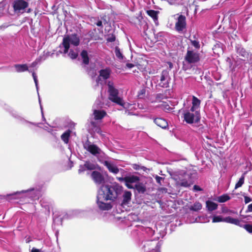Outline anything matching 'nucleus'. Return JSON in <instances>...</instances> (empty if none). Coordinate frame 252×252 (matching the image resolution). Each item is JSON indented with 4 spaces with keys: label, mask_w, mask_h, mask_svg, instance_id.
I'll return each instance as SVG.
<instances>
[{
    "label": "nucleus",
    "mask_w": 252,
    "mask_h": 252,
    "mask_svg": "<svg viewBox=\"0 0 252 252\" xmlns=\"http://www.w3.org/2000/svg\"><path fill=\"white\" fill-rule=\"evenodd\" d=\"M115 53L117 58L119 60H122L123 59V56L120 51V49L117 46L115 47Z\"/></svg>",
    "instance_id": "obj_35"
},
{
    "label": "nucleus",
    "mask_w": 252,
    "mask_h": 252,
    "mask_svg": "<svg viewBox=\"0 0 252 252\" xmlns=\"http://www.w3.org/2000/svg\"><path fill=\"white\" fill-rule=\"evenodd\" d=\"M146 13L149 16L153 18L155 24L156 25H158V14L159 13V11L154 10H148L146 11Z\"/></svg>",
    "instance_id": "obj_22"
},
{
    "label": "nucleus",
    "mask_w": 252,
    "mask_h": 252,
    "mask_svg": "<svg viewBox=\"0 0 252 252\" xmlns=\"http://www.w3.org/2000/svg\"><path fill=\"white\" fill-rule=\"evenodd\" d=\"M41 205L42 207H44L46 211H47L48 213H49L50 212V206L48 204H45L44 205L43 203H41Z\"/></svg>",
    "instance_id": "obj_47"
},
{
    "label": "nucleus",
    "mask_w": 252,
    "mask_h": 252,
    "mask_svg": "<svg viewBox=\"0 0 252 252\" xmlns=\"http://www.w3.org/2000/svg\"><path fill=\"white\" fill-rule=\"evenodd\" d=\"M170 77L169 74V71L166 70H163L160 74V82L158 86L162 88H167L169 87Z\"/></svg>",
    "instance_id": "obj_13"
},
{
    "label": "nucleus",
    "mask_w": 252,
    "mask_h": 252,
    "mask_svg": "<svg viewBox=\"0 0 252 252\" xmlns=\"http://www.w3.org/2000/svg\"><path fill=\"white\" fill-rule=\"evenodd\" d=\"M155 179H156V182L158 184L161 185V181L163 180V178L162 177H161L160 176L156 175L155 177Z\"/></svg>",
    "instance_id": "obj_46"
},
{
    "label": "nucleus",
    "mask_w": 252,
    "mask_h": 252,
    "mask_svg": "<svg viewBox=\"0 0 252 252\" xmlns=\"http://www.w3.org/2000/svg\"><path fill=\"white\" fill-rule=\"evenodd\" d=\"M68 53V56L72 59H75L78 55V49L77 47H70Z\"/></svg>",
    "instance_id": "obj_25"
},
{
    "label": "nucleus",
    "mask_w": 252,
    "mask_h": 252,
    "mask_svg": "<svg viewBox=\"0 0 252 252\" xmlns=\"http://www.w3.org/2000/svg\"><path fill=\"white\" fill-rule=\"evenodd\" d=\"M184 121L189 124L197 123L200 120V114L199 110L191 111L190 109L189 110L184 111Z\"/></svg>",
    "instance_id": "obj_6"
},
{
    "label": "nucleus",
    "mask_w": 252,
    "mask_h": 252,
    "mask_svg": "<svg viewBox=\"0 0 252 252\" xmlns=\"http://www.w3.org/2000/svg\"><path fill=\"white\" fill-rule=\"evenodd\" d=\"M31 252H40V251L38 249L33 248L31 251Z\"/></svg>",
    "instance_id": "obj_56"
},
{
    "label": "nucleus",
    "mask_w": 252,
    "mask_h": 252,
    "mask_svg": "<svg viewBox=\"0 0 252 252\" xmlns=\"http://www.w3.org/2000/svg\"><path fill=\"white\" fill-rule=\"evenodd\" d=\"M116 37L114 34H109L107 38V41L108 42H113L115 40Z\"/></svg>",
    "instance_id": "obj_43"
},
{
    "label": "nucleus",
    "mask_w": 252,
    "mask_h": 252,
    "mask_svg": "<svg viewBox=\"0 0 252 252\" xmlns=\"http://www.w3.org/2000/svg\"><path fill=\"white\" fill-rule=\"evenodd\" d=\"M96 132H97V133H99V134H101V135H102V134H101V130H100V129H99V128L97 129L96 130Z\"/></svg>",
    "instance_id": "obj_62"
},
{
    "label": "nucleus",
    "mask_w": 252,
    "mask_h": 252,
    "mask_svg": "<svg viewBox=\"0 0 252 252\" xmlns=\"http://www.w3.org/2000/svg\"><path fill=\"white\" fill-rule=\"evenodd\" d=\"M39 60H36L34 62L32 63L31 67H34L37 64Z\"/></svg>",
    "instance_id": "obj_51"
},
{
    "label": "nucleus",
    "mask_w": 252,
    "mask_h": 252,
    "mask_svg": "<svg viewBox=\"0 0 252 252\" xmlns=\"http://www.w3.org/2000/svg\"><path fill=\"white\" fill-rule=\"evenodd\" d=\"M141 169H142L144 171H145V169H146V168L144 166H142V167H141Z\"/></svg>",
    "instance_id": "obj_64"
},
{
    "label": "nucleus",
    "mask_w": 252,
    "mask_h": 252,
    "mask_svg": "<svg viewBox=\"0 0 252 252\" xmlns=\"http://www.w3.org/2000/svg\"><path fill=\"white\" fill-rule=\"evenodd\" d=\"M201 101L197 98L196 96H192V106L190 108L191 111H194L195 110H199L200 105Z\"/></svg>",
    "instance_id": "obj_21"
},
{
    "label": "nucleus",
    "mask_w": 252,
    "mask_h": 252,
    "mask_svg": "<svg viewBox=\"0 0 252 252\" xmlns=\"http://www.w3.org/2000/svg\"><path fill=\"white\" fill-rule=\"evenodd\" d=\"M91 177L97 185H103L105 182V180L102 174L97 171H94L91 174Z\"/></svg>",
    "instance_id": "obj_15"
},
{
    "label": "nucleus",
    "mask_w": 252,
    "mask_h": 252,
    "mask_svg": "<svg viewBox=\"0 0 252 252\" xmlns=\"http://www.w3.org/2000/svg\"><path fill=\"white\" fill-rule=\"evenodd\" d=\"M87 170L86 166H85V164L84 165H80L79 166V169H78L79 173H81Z\"/></svg>",
    "instance_id": "obj_44"
},
{
    "label": "nucleus",
    "mask_w": 252,
    "mask_h": 252,
    "mask_svg": "<svg viewBox=\"0 0 252 252\" xmlns=\"http://www.w3.org/2000/svg\"><path fill=\"white\" fill-rule=\"evenodd\" d=\"M126 66L129 68H131L134 66V65L131 63H128L126 64Z\"/></svg>",
    "instance_id": "obj_54"
},
{
    "label": "nucleus",
    "mask_w": 252,
    "mask_h": 252,
    "mask_svg": "<svg viewBox=\"0 0 252 252\" xmlns=\"http://www.w3.org/2000/svg\"><path fill=\"white\" fill-rule=\"evenodd\" d=\"M126 113L127 114V115H134L132 113L129 112L128 110H126Z\"/></svg>",
    "instance_id": "obj_60"
},
{
    "label": "nucleus",
    "mask_w": 252,
    "mask_h": 252,
    "mask_svg": "<svg viewBox=\"0 0 252 252\" xmlns=\"http://www.w3.org/2000/svg\"><path fill=\"white\" fill-rule=\"evenodd\" d=\"M14 67L17 72H22L26 71L29 72H32L31 70H29L28 66L26 64H16L14 65Z\"/></svg>",
    "instance_id": "obj_23"
},
{
    "label": "nucleus",
    "mask_w": 252,
    "mask_h": 252,
    "mask_svg": "<svg viewBox=\"0 0 252 252\" xmlns=\"http://www.w3.org/2000/svg\"><path fill=\"white\" fill-rule=\"evenodd\" d=\"M197 173L195 170H181L173 177L178 185L184 187H189L192 185L196 178Z\"/></svg>",
    "instance_id": "obj_3"
},
{
    "label": "nucleus",
    "mask_w": 252,
    "mask_h": 252,
    "mask_svg": "<svg viewBox=\"0 0 252 252\" xmlns=\"http://www.w3.org/2000/svg\"><path fill=\"white\" fill-rule=\"evenodd\" d=\"M206 207L209 211H213L217 209L218 204L216 203L208 200L206 202Z\"/></svg>",
    "instance_id": "obj_26"
},
{
    "label": "nucleus",
    "mask_w": 252,
    "mask_h": 252,
    "mask_svg": "<svg viewBox=\"0 0 252 252\" xmlns=\"http://www.w3.org/2000/svg\"><path fill=\"white\" fill-rule=\"evenodd\" d=\"M107 86L108 98L109 100L114 103L123 106L124 108H126L127 104L124 102L122 97L120 95L119 90L116 88L114 83L111 81H108ZM127 105L129 106L128 108L133 106L132 104H127Z\"/></svg>",
    "instance_id": "obj_4"
},
{
    "label": "nucleus",
    "mask_w": 252,
    "mask_h": 252,
    "mask_svg": "<svg viewBox=\"0 0 252 252\" xmlns=\"http://www.w3.org/2000/svg\"><path fill=\"white\" fill-rule=\"evenodd\" d=\"M84 148L93 155L98 157L102 154L101 150L96 145L93 144L89 140L83 143Z\"/></svg>",
    "instance_id": "obj_9"
},
{
    "label": "nucleus",
    "mask_w": 252,
    "mask_h": 252,
    "mask_svg": "<svg viewBox=\"0 0 252 252\" xmlns=\"http://www.w3.org/2000/svg\"><path fill=\"white\" fill-rule=\"evenodd\" d=\"M99 76L96 79V83L97 85L102 84L103 81L101 79V78L104 80H106L110 77L111 70L110 68L107 67L105 69H101L99 71Z\"/></svg>",
    "instance_id": "obj_14"
},
{
    "label": "nucleus",
    "mask_w": 252,
    "mask_h": 252,
    "mask_svg": "<svg viewBox=\"0 0 252 252\" xmlns=\"http://www.w3.org/2000/svg\"><path fill=\"white\" fill-rule=\"evenodd\" d=\"M81 56L83 60V63L84 64L87 65L89 63V58L88 57V54L86 50H83L81 53Z\"/></svg>",
    "instance_id": "obj_28"
},
{
    "label": "nucleus",
    "mask_w": 252,
    "mask_h": 252,
    "mask_svg": "<svg viewBox=\"0 0 252 252\" xmlns=\"http://www.w3.org/2000/svg\"><path fill=\"white\" fill-rule=\"evenodd\" d=\"M104 165L107 168L110 172L116 174L119 172V169L117 166L109 161H105Z\"/></svg>",
    "instance_id": "obj_18"
},
{
    "label": "nucleus",
    "mask_w": 252,
    "mask_h": 252,
    "mask_svg": "<svg viewBox=\"0 0 252 252\" xmlns=\"http://www.w3.org/2000/svg\"><path fill=\"white\" fill-rule=\"evenodd\" d=\"M223 222H225L227 223L233 224L236 225H238L241 227L242 223L240 220L237 219H234L231 217H227L224 218V220H223Z\"/></svg>",
    "instance_id": "obj_24"
},
{
    "label": "nucleus",
    "mask_w": 252,
    "mask_h": 252,
    "mask_svg": "<svg viewBox=\"0 0 252 252\" xmlns=\"http://www.w3.org/2000/svg\"><path fill=\"white\" fill-rule=\"evenodd\" d=\"M63 219H69L70 218V217L68 216V214H65L63 217Z\"/></svg>",
    "instance_id": "obj_59"
},
{
    "label": "nucleus",
    "mask_w": 252,
    "mask_h": 252,
    "mask_svg": "<svg viewBox=\"0 0 252 252\" xmlns=\"http://www.w3.org/2000/svg\"><path fill=\"white\" fill-rule=\"evenodd\" d=\"M46 125H47V126H44L43 128H44V129H45V130H47L48 131H50V130H49V129H48V126H49V125H48V124H47V123H46Z\"/></svg>",
    "instance_id": "obj_58"
},
{
    "label": "nucleus",
    "mask_w": 252,
    "mask_h": 252,
    "mask_svg": "<svg viewBox=\"0 0 252 252\" xmlns=\"http://www.w3.org/2000/svg\"><path fill=\"white\" fill-rule=\"evenodd\" d=\"M244 180H245V173H244L241 178L239 179L238 182L236 184L235 186V189H237L240 187H241L244 183Z\"/></svg>",
    "instance_id": "obj_31"
},
{
    "label": "nucleus",
    "mask_w": 252,
    "mask_h": 252,
    "mask_svg": "<svg viewBox=\"0 0 252 252\" xmlns=\"http://www.w3.org/2000/svg\"><path fill=\"white\" fill-rule=\"evenodd\" d=\"M145 93V90L143 89L140 91V92L138 93V96L140 97L141 94H143Z\"/></svg>",
    "instance_id": "obj_55"
},
{
    "label": "nucleus",
    "mask_w": 252,
    "mask_h": 252,
    "mask_svg": "<svg viewBox=\"0 0 252 252\" xmlns=\"http://www.w3.org/2000/svg\"><path fill=\"white\" fill-rule=\"evenodd\" d=\"M193 190L195 191H201L202 190V189L199 186L197 185H194L193 186Z\"/></svg>",
    "instance_id": "obj_49"
},
{
    "label": "nucleus",
    "mask_w": 252,
    "mask_h": 252,
    "mask_svg": "<svg viewBox=\"0 0 252 252\" xmlns=\"http://www.w3.org/2000/svg\"><path fill=\"white\" fill-rule=\"evenodd\" d=\"M164 98H165V95L164 94L159 93L156 95V99L157 101H160Z\"/></svg>",
    "instance_id": "obj_41"
},
{
    "label": "nucleus",
    "mask_w": 252,
    "mask_h": 252,
    "mask_svg": "<svg viewBox=\"0 0 252 252\" xmlns=\"http://www.w3.org/2000/svg\"><path fill=\"white\" fill-rule=\"evenodd\" d=\"M41 196V188L40 187L31 188L27 190L14 192L8 194L6 196L8 199L17 200L24 203H28L30 200L38 199Z\"/></svg>",
    "instance_id": "obj_2"
},
{
    "label": "nucleus",
    "mask_w": 252,
    "mask_h": 252,
    "mask_svg": "<svg viewBox=\"0 0 252 252\" xmlns=\"http://www.w3.org/2000/svg\"><path fill=\"white\" fill-rule=\"evenodd\" d=\"M224 220V218H222L220 216H214L213 218V222H223V220Z\"/></svg>",
    "instance_id": "obj_38"
},
{
    "label": "nucleus",
    "mask_w": 252,
    "mask_h": 252,
    "mask_svg": "<svg viewBox=\"0 0 252 252\" xmlns=\"http://www.w3.org/2000/svg\"><path fill=\"white\" fill-rule=\"evenodd\" d=\"M241 227L244 228L249 233L252 234V225L250 224H242Z\"/></svg>",
    "instance_id": "obj_36"
},
{
    "label": "nucleus",
    "mask_w": 252,
    "mask_h": 252,
    "mask_svg": "<svg viewBox=\"0 0 252 252\" xmlns=\"http://www.w3.org/2000/svg\"><path fill=\"white\" fill-rule=\"evenodd\" d=\"M132 194L129 191H126L123 195L122 205L125 206L127 205L130 202Z\"/></svg>",
    "instance_id": "obj_19"
},
{
    "label": "nucleus",
    "mask_w": 252,
    "mask_h": 252,
    "mask_svg": "<svg viewBox=\"0 0 252 252\" xmlns=\"http://www.w3.org/2000/svg\"><path fill=\"white\" fill-rule=\"evenodd\" d=\"M244 201L246 204H247L249 203L250 201H251V199L250 197L248 196H245L244 197Z\"/></svg>",
    "instance_id": "obj_50"
},
{
    "label": "nucleus",
    "mask_w": 252,
    "mask_h": 252,
    "mask_svg": "<svg viewBox=\"0 0 252 252\" xmlns=\"http://www.w3.org/2000/svg\"><path fill=\"white\" fill-rule=\"evenodd\" d=\"M103 104L99 99H97L93 106V115L95 120H99L103 119L106 115V112L101 109Z\"/></svg>",
    "instance_id": "obj_8"
},
{
    "label": "nucleus",
    "mask_w": 252,
    "mask_h": 252,
    "mask_svg": "<svg viewBox=\"0 0 252 252\" xmlns=\"http://www.w3.org/2000/svg\"><path fill=\"white\" fill-rule=\"evenodd\" d=\"M96 132H97V133H99V134H101V135H102V134H101V130H100V129H99V128L97 129L96 130Z\"/></svg>",
    "instance_id": "obj_61"
},
{
    "label": "nucleus",
    "mask_w": 252,
    "mask_h": 252,
    "mask_svg": "<svg viewBox=\"0 0 252 252\" xmlns=\"http://www.w3.org/2000/svg\"><path fill=\"white\" fill-rule=\"evenodd\" d=\"M32 77L34 80V83H35V85L36 86V91L38 93V95H39V93H38L39 87H38V84L37 77L36 74L34 72H32ZM39 97V95H38V97Z\"/></svg>",
    "instance_id": "obj_37"
},
{
    "label": "nucleus",
    "mask_w": 252,
    "mask_h": 252,
    "mask_svg": "<svg viewBox=\"0 0 252 252\" xmlns=\"http://www.w3.org/2000/svg\"><path fill=\"white\" fill-rule=\"evenodd\" d=\"M134 188H136L139 191H141L142 192H144L145 190V189H144V188H143L142 186H141L139 185H137V184L134 185Z\"/></svg>",
    "instance_id": "obj_42"
},
{
    "label": "nucleus",
    "mask_w": 252,
    "mask_h": 252,
    "mask_svg": "<svg viewBox=\"0 0 252 252\" xmlns=\"http://www.w3.org/2000/svg\"><path fill=\"white\" fill-rule=\"evenodd\" d=\"M84 164L87 170H92L95 169V164L91 162L90 161H86Z\"/></svg>",
    "instance_id": "obj_32"
},
{
    "label": "nucleus",
    "mask_w": 252,
    "mask_h": 252,
    "mask_svg": "<svg viewBox=\"0 0 252 252\" xmlns=\"http://www.w3.org/2000/svg\"><path fill=\"white\" fill-rule=\"evenodd\" d=\"M38 99H39V102L40 103V108H41V113H42V119L44 121H46V119L44 116V115H43V111H42V106L41 105V101H40V97H39L38 98Z\"/></svg>",
    "instance_id": "obj_48"
},
{
    "label": "nucleus",
    "mask_w": 252,
    "mask_h": 252,
    "mask_svg": "<svg viewBox=\"0 0 252 252\" xmlns=\"http://www.w3.org/2000/svg\"><path fill=\"white\" fill-rule=\"evenodd\" d=\"M185 60L189 64H184L183 68L185 70H187L190 67V65L189 64L195 63L199 61V54L197 52L188 49L185 57Z\"/></svg>",
    "instance_id": "obj_7"
},
{
    "label": "nucleus",
    "mask_w": 252,
    "mask_h": 252,
    "mask_svg": "<svg viewBox=\"0 0 252 252\" xmlns=\"http://www.w3.org/2000/svg\"><path fill=\"white\" fill-rule=\"evenodd\" d=\"M5 2L3 1L0 2V17H1L6 12Z\"/></svg>",
    "instance_id": "obj_34"
},
{
    "label": "nucleus",
    "mask_w": 252,
    "mask_h": 252,
    "mask_svg": "<svg viewBox=\"0 0 252 252\" xmlns=\"http://www.w3.org/2000/svg\"><path fill=\"white\" fill-rule=\"evenodd\" d=\"M126 185L129 189H134V185L139 181V178L136 176H130L124 178Z\"/></svg>",
    "instance_id": "obj_16"
},
{
    "label": "nucleus",
    "mask_w": 252,
    "mask_h": 252,
    "mask_svg": "<svg viewBox=\"0 0 252 252\" xmlns=\"http://www.w3.org/2000/svg\"><path fill=\"white\" fill-rule=\"evenodd\" d=\"M145 231L149 236H153L155 234V231L151 227H146Z\"/></svg>",
    "instance_id": "obj_40"
},
{
    "label": "nucleus",
    "mask_w": 252,
    "mask_h": 252,
    "mask_svg": "<svg viewBox=\"0 0 252 252\" xmlns=\"http://www.w3.org/2000/svg\"><path fill=\"white\" fill-rule=\"evenodd\" d=\"M230 199V196L227 194H223L219 196L217 198V201L220 203H224Z\"/></svg>",
    "instance_id": "obj_29"
},
{
    "label": "nucleus",
    "mask_w": 252,
    "mask_h": 252,
    "mask_svg": "<svg viewBox=\"0 0 252 252\" xmlns=\"http://www.w3.org/2000/svg\"><path fill=\"white\" fill-rule=\"evenodd\" d=\"M235 50L238 56L241 57L240 60L242 61L248 60L249 58H252V55L251 53L246 51L241 44H236Z\"/></svg>",
    "instance_id": "obj_10"
},
{
    "label": "nucleus",
    "mask_w": 252,
    "mask_h": 252,
    "mask_svg": "<svg viewBox=\"0 0 252 252\" xmlns=\"http://www.w3.org/2000/svg\"><path fill=\"white\" fill-rule=\"evenodd\" d=\"M186 27V17L183 15H180L175 24V29L178 32H182Z\"/></svg>",
    "instance_id": "obj_17"
},
{
    "label": "nucleus",
    "mask_w": 252,
    "mask_h": 252,
    "mask_svg": "<svg viewBox=\"0 0 252 252\" xmlns=\"http://www.w3.org/2000/svg\"><path fill=\"white\" fill-rule=\"evenodd\" d=\"M248 211L249 212H252V203L250 204L248 206Z\"/></svg>",
    "instance_id": "obj_53"
},
{
    "label": "nucleus",
    "mask_w": 252,
    "mask_h": 252,
    "mask_svg": "<svg viewBox=\"0 0 252 252\" xmlns=\"http://www.w3.org/2000/svg\"><path fill=\"white\" fill-rule=\"evenodd\" d=\"M12 5L15 13H23L25 8L28 6L29 4L25 0H14Z\"/></svg>",
    "instance_id": "obj_11"
},
{
    "label": "nucleus",
    "mask_w": 252,
    "mask_h": 252,
    "mask_svg": "<svg viewBox=\"0 0 252 252\" xmlns=\"http://www.w3.org/2000/svg\"><path fill=\"white\" fill-rule=\"evenodd\" d=\"M228 61H230V62H229V64H230V66H231L232 65V63H231V62L230 59V58H228L227 59V61L228 62Z\"/></svg>",
    "instance_id": "obj_63"
},
{
    "label": "nucleus",
    "mask_w": 252,
    "mask_h": 252,
    "mask_svg": "<svg viewBox=\"0 0 252 252\" xmlns=\"http://www.w3.org/2000/svg\"><path fill=\"white\" fill-rule=\"evenodd\" d=\"M202 206L199 202H195L190 207V210L194 211H198L202 209Z\"/></svg>",
    "instance_id": "obj_30"
},
{
    "label": "nucleus",
    "mask_w": 252,
    "mask_h": 252,
    "mask_svg": "<svg viewBox=\"0 0 252 252\" xmlns=\"http://www.w3.org/2000/svg\"><path fill=\"white\" fill-rule=\"evenodd\" d=\"M123 192V187L118 183L101 186L97 190L96 203L98 207L102 211L110 210L112 207L111 203L105 201H113L120 197Z\"/></svg>",
    "instance_id": "obj_1"
},
{
    "label": "nucleus",
    "mask_w": 252,
    "mask_h": 252,
    "mask_svg": "<svg viewBox=\"0 0 252 252\" xmlns=\"http://www.w3.org/2000/svg\"><path fill=\"white\" fill-rule=\"evenodd\" d=\"M154 122L158 126L163 129L166 128L168 126L166 120L163 118H157L154 119Z\"/></svg>",
    "instance_id": "obj_20"
},
{
    "label": "nucleus",
    "mask_w": 252,
    "mask_h": 252,
    "mask_svg": "<svg viewBox=\"0 0 252 252\" xmlns=\"http://www.w3.org/2000/svg\"><path fill=\"white\" fill-rule=\"evenodd\" d=\"M7 111L9 112L12 117L17 119L22 124H28L32 125L38 127L39 126L40 123H35L29 122L26 120H25L24 118H23L17 111L13 109L12 108L9 107L7 109Z\"/></svg>",
    "instance_id": "obj_12"
},
{
    "label": "nucleus",
    "mask_w": 252,
    "mask_h": 252,
    "mask_svg": "<svg viewBox=\"0 0 252 252\" xmlns=\"http://www.w3.org/2000/svg\"><path fill=\"white\" fill-rule=\"evenodd\" d=\"M161 243L159 242H158L156 247L155 249H153V250H155V252H160V249L161 246Z\"/></svg>",
    "instance_id": "obj_45"
},
{
    "label": "nucleus",
    "mask_w": 252,
    "mask_h": 252,
    "mask_svg": "<svg viewBox=\"0 0 252 252\" xmlns=\"http://www.w3.org/2000/svg\"><path fill=\"white\" fill-rule=\"evenodd\" d=\"M56 215H55L54 216V217H53V222L54 223H56V224H62V219L61 218H59V217H56Z\"/></svg>",
    "instance_id": "obj_39"
},
{
    "label": "nucleus",
    "mask_w": 252,
    "mask_h": 252,
    "mask_svg": "<svg viewBox=\"0 0 252 252\" xmlns=\"http://www.w3.org/2000/svg\"><path fill=\"white\" fill-rule=\"evenodd\" d=\"M71 132L70 130H67L61 135V139L65 144H67L68 143Z\"/></svg>",
    "instance_id": "obj_27"
},
{
    "label": "nucleus",
    "mask_w": 252,
    "mask_h": 252,
    "mask_svg": "<svg viewBox=\"0 0 252 252\" xmlns=\"http://www.w3.org/2000/svg\"><path fill=\"white\" fill-rule=\"evenodd\" d=\"M96 25L98 27H102V21H100V20L98 21L96 23Z\"/></svg>",
    "instance_id": "obj_52"
},
{
    "label": "nucleus",
    "mask_w": 252,
    "mask_h": 252,
    "mask_svg": "<svg viewBox=\"0 0 252 252\" xmlns=\"http://www.w3.org/2000/svg\"><path fill=\"white\" fill-rule=\"evenodd\" d=\"M133 168L136 170H139L140 169V166L137 164H134L133 166Z\"/></svg>",
    "instance_id": "obj_57"
},
{
    "label": "nucleus",
    "mask_w": 252,
    "mask_h": 252,
    "mask_svg": "<svg viewBox=\"0 0 252 252\" xmlns=\"http://www.w3.org/2000/svg\"><path fill=\"white\" fill-rule=\"evenodd\" d=\"M194 39H190L189 40L191 42V44L192 46H193L196 49H198L200 48V45L199 42L195 40V36H193Z\"/></svg>",
    "instance_id": "obj_33"
},
{
    "label": "nucleus",
    "mask_w": 252,
    "mask_h": 252,
    "mask_svg": "<svg viewBox=\"0 0 252 252\" xmlns=\"http://www.w3.org/2000/svg\"><path fill=\"white\" fill-rule=\"evenodd\" d=\"M80 43V38L79 36L75 33L67 35L63 38V42L60 45V47L63 48V53L66 54L70 47H77ZM62 53V52H61Z\"/></svg>",
    "instance_id": "obj_5"
}]
</instances>
